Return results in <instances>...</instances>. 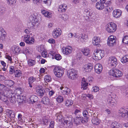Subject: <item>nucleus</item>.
Listing matches in <instances>:
<instances>
[{"label":"nucleus","mask_w":128,"mask_h":128,"mask_svg":"<svg viewBox=\"0 0 128 128\" xmlns=\"http://www.w3.org/2000/svg\"><path fill=\"white\" fill-rule=\"evenodd\" d=\"M72 47L68 46L62 48V52L64 54L68 55L72 52Z\"/></svg>","instance_id":"ddd939ff"},{"label":"nucleus","mask_w":128,"mask_h":128,"mask_svg":"<svg viewBox=\"0 0 128 128\" xmlns=\"http://www.w3.org/2000/svg\"><path fill=\"white\" fill-rule=\"evenodd\" d=\"M14 74L16 77H19L21 76L22 73L20 70H18L15 71Z\"/></svg>","instance_id":"37998d69"},{"label":"nucleus","mask_w":128,"mask_h":128,"mask_svg":"<svg viewBox=\"0 0 128 128\" xmlns=\"http://www.w3.org/2000/svg\"><path fill=\"white\" fill-rule=\"evenodd\" d=\"M47 52L45 50L42 52V56L44 58L46 57L47 56Z\"/></svg>","instance_id":"69168bd1"},{"label":"nucleus","mask_w":128,"mask_h":128,"mask_svg":"<svg viewBox=\"0 0 128 128\" xmlns=\"http://www.w3.org/2000/svg\"><path fill=\"white\" fill-rule=\"evenodd\" d=\"M101 42L100 38L98 37H94L92 39V44L94 46L98 45Z\"/></svg>","instance_id":"aec40b11"},{"label":"nucleus","mask_w":128,"mask_h":128,"mask_svg":"<svg viewBox=\"0 0 128 128\" xmlns=\"http://www.w3.org/2000/svg\"><path fill=\"white\" fill-rule=\"evenodd\" d=\"M54 58L57 60H60L62 58L60 54H57Z\"/></svg>","instance_id":"0e129e2a"},{"label":"nucleus","mask_w":128,"mask_h":128,"mask_svg":"<svg viewBox=\"0 0 128 128\" xmlns=\"http://www.w3.org/2000/svg\"><path fill=\"white\" fill-rule=\"evenodd\" d=\"M107 62L109 65L114 67H115L118 64L116 58L113 56L109 57L108 60Z\"/></svg>","instance_id":"9d476101"},{"label":"nucleus","mask_w":128,"mask_h":128,"mask_svg":"<svg viewBox=\"0 0 128 128\" xmlns=\"http://www.w3.org/2000/svg\"><path fill=\"white\" fill-rule=\"evenodd\" d=\"M102 66L100 64H96L94 66L95 71L97 73L100 74L102 71Z\"/></svg>","instance_id":"4be33fe9"},{"label":"nucleus","mask_w":128,"mask_h":128,"mask_svg":"<svg viewBox=\"0 0 128 128\" xmlns=\"http://www.w3.org/2000/svg\"><path fill=\"white\" fill-rule=\"evenodd\" d=\"M38 15L39 14L38 13L34 12L33 14V16H32V22L36 27H37L39 24V21L38 18Z\"/></svg>","instance_id":"f8f14e48"},{"label":"nucleus","mask_w":128,"mask_h":128,"mask_svg":"<svg viewBox=\"0 0 128 128\" xmlns=\"http://www.w3.org/2000/svg\"><path fill=\"white\" fill-rule=\"evenodd\" d=\"M26 97L24 96L20 95L18 96L17 101L19 103H22L24 102L26 100Z\"/></svg>","instance_id":"bb28decb"},{"label":"nucleus","mask_w":128,"mask_h":128,"mask_svg":"<svg viewBox=\"0 0 128 128\" xmlns=\"http://www.w3.org/2000/svg\"><path fill=\"white\" fill-rule=\"evenodd\" d=\"M78 73L76 70L74 69L68 70L67 72V76L68 78L71 80H76L78 76Z\"/></svg>","instance_id":"f03ea898"},{"label":"nucleus","mask_w":128,"mask_h":128,"mask_svg":"<svg viewBox=\"0 0 128 128\" xmlns=\"http://www.w3.org/2000/svg\"><path fill=\"white\" fill-rule=\"evenodd\" d=\"M16 93L18 94H19L22 93L24 91V89L20 88H18L16 89Z\"/></svg>","instance_id":"5fc2aeb1"},{"label":"nucleus","mask_w":128,"mask_h":128,"mask_svg":"<svg viewBox=\"0 0 128 128\" xmlns=\"http://www.w3.org/2000/svg\"><path fill=\"white\" fill-rule=\"evenodd\" d=\"M6 34L5 31L3 29H0V40H3V37L6 36Z\"/></svg>","instance_id":"f704fd0d"},{"label":"nucleus","mask_w":128,"mask_h":128,"mask_svg":"<svg viewBox=\"0 0 128 128\" xmlns=\"http://www.w3.org/2000/svg\"><path fill=\"white\" fill-rule=\"evenodd\" d=\"M56 101L58 103L62 102L64 101V98L63 96H58L56 98Z\"/></svg>","instance_id":"a19ab883"},{"label":"nucleus","mask_w":128,"mask_h":128,"mask_svg":"<svg viewBox=\"0 0 128 128\" xmlns=\"http://www.w3.org/2000/svg\"><path fill=\"white\" fill-rule=\"evenodd\" d=\"M49 53L50 54V55L52 56V58H54L55 56H56V54H57L54 50H52L50 51Z\"/></svg>","instance_id":"e2e57ef3"},{"label":"nucleus","mask_w":128,"mask_h":128,"mask_svg":"<svg viewBox=\"0 0 128 128\" xmlns=\"http://www.w3.org/2000/svg\"><path fill=\"white\" fill-rule=\"evenodd\" d=\"M108 104L110 106H114L116 105V102L115 100L112 98H110L108 100Z\"/></svg>","instance_id":"c85d7f7f"},{"label":"nucleus","mask_w":128,"mask_h":128,"mask_svg":"<svg viewBox=\"0 0 128 128\" xmlns=\"http://www.w3.org/2000/svg\"><path fill=\"white\" fill-rule=\"evenodd\" d=\"M104 52L100 50L96 49L94 50L93 58L95 60H100L104 56Z\"/></svg>","instance_id":"7ed1b4c3"},{"label":"nucleus","mask_w":128,"mask_h":128,"mask_svg":"<svg viewBox=\"0 0 128 128\" xmlns=\"http://www.w3.org/2000/svg\"><path fill=\"white\" fill-rule=\"evenodd\" d=\"M72 118L70 117L67 118L66 120H63V124L64 126L66 127H70L72 125V124L71 122Z\"/></svg>","instance_id":"4468645a"},{"label":"nucleus","mask_w":128,"mask_h":128,"mask_svg":"<svg viewBox=\"0 0 128 128\" xmlns=\"http://www.w3.org/2000/svg\"><path fill=\"white\" fill-rule=\"evenodd\" d=\"M122 42L125 44H128V36H125L122 39Z\"/></svg>","instance_id":"6e6d98bb"},{"label":"nucleus","mask_w":128,"mask_h":128,"mask_svg":"<svg viewBox=\"0 0 128 128\" xmlns=\"http://www.w3.org/2000/svg\"><path fill=\"white\" fill-rule=\"evenodd\" d=\"M112 14L114 18H119L122 16V12L119 9H115L113 11Z\"/></svg>","instance_id":"a211bd4d"},{"label":"nucleus","mask_w":128,"mask_h":128,"mask_svg":"<svg viewBox=\"0 0 128 128\" xmlns=\"http://www.w3.org/2000/svg\"><path fill=\"white\" fill-rule=\"evenodd\" d=\"M38 50L39 52H41L45 50L44 46L43 45H41L39 46L38 47Z\"/></svg>","instance_id":"09e8293b"},{"label":"nucleus","mask_w":128,"mask_h":128,"mask_svg":"<svg viewBox=\"0 0 128 128\" xmlns=\"http://www.w3.org/2000/svg\"><path fill=\"white\" fill-rule=\"evenodd\" d=\"M18 121L19 123L22 124L24 122V118L22 117L21 114H18Z\"/></svg>","instance_id":"72a5a7b5"},{"label":"nucleus","mask_w":128,"mask_h":128,"mask_svg":"<svg viewBox=\"0 0 128 128\" xmlns=\"http://www.w3.org/2000/svg\"><path fill=\"white\" fill-rule=\"evenodd\" d=\"M6 112L10 118H13L15 116L14 112L12 110H6Z\"/></svg>","instance_id":"c9c22d12"},{"label":"nucleus","mask_w":128,"mask_h":128,"mask_svg":"<svg viewBox=\"0 0 128 128\" xmlns=\"http://www.w3.org/2000/svg\"><path fill=\"white\" fill-rule=\"evenodd\" d=\"M59 17H60V16ZM60 17L64 21L67 20L68 19V16L66 14H62Z\"/></svg>","instance_id":"603ef678"},{"label":"nucleus","mask_w":128,"mask_h":128,"mask_svg":"<svg viewBox=\"0 0 128 128\" xmlns=\"http://www.w3.org/2000/svg\"><path fill=\"white\" fill-rule=\"evenodd\" d=\"M4 90L8 92L9 91H10L9 88H8L6 86L0 84V90Z\"/></svg>","instance_id":"ea45409f"},{"label":"nucleus","mask_w":128,"mask_h":128,"mask_svg":"<svg viewBox=\"0 0 128 128\" xmlns=\"http://www.w3.org/2000/svg\"><path fill=\"white\" fill-rule=\"evenodd\" d=\"M64 69L60 67L56 66L53 70V72L57 77L60 78L64 74Z\"/></svg>","instance_id":"20e7f679"},{"label":"nucleus","mask_w":128,"mask_h":128,"mask_svg":"<svg viewBox=\"0 0 128 128\" xmlns=\"http://www.w3.org/2000/svg\"><path fill=\"white\" fill-rule=\"evenodd\" d=\"M30 36L29 35L25 34L23 38L24 41L26 44L28 40V39L30 38Z\"/></svg>","instance_id":"49530a36"},{"label":"nucleus","mask_w":128,"mask_h":128,"mask_svg":"<svg viewBox=\"0 0 128 128\" xmlns=\"http://www.w3.org/2000/svg\"><path fill=\"white\" fill-rule=\"evenodd\" d=\"M106 29L108 32L112 33L116 31V25L114 23H109L106 25Z\"/></svg>","instance_id":"39448f33"},{"label":"nucleus","mask_w":128,"mask_h":128,"mask_svg":"<svg viewBox=\"0 0 128 128\" xmlns=\"http://www.w3.org/2000/svg\"><path fill=\"white\" fill-rule=\"evenodd\" d=\"M14 71V68L13 66H11L10 68V73L11 74H13Z\"/></svg>","instance_id":"680f3d73"},{"label":"nucleus","mask_w":128,"mask_h":128,"mask_svg":"<svg viewBox=\"0 0 128 128\" xmlns=\"http://www.w3.org/2000/svg\"><path fill=\"white\" fill-rule=\"evenodd\" d=\"M112 10V8L109 6L106 9V11L108 13H110Z\"/></svg>","instance_id":"774afa93"},{"label":"nucleus","mask_w":128,"mask_h":128,"mask_svg":"<svg viewBox=\"0 0 128 128\" xmlns=\"http://www.w3.org/2000/svg\"><path fill=\"white\" fill-rule=\"evenodd\" d=\"M81 51L85 56H88L90 55V51L88 48H84Z\"/></svg>","instance_id":"c756f323"},{"label":"nucleus","mask_w":128,"mask_h":128,"mask_svg":"<svg viewBox=\"0 0 128 128\" xmlns=\"http://www.w3.org/2000/svg\"><path fill=\"white\" fill-rule=\"evenodd\" d=\"M42 2L46 4L48 6H50L51 4L52 0H42Z\"/></svg>","instance_id":"de8ad7c7"},{"label":"nucleus","mask_w":128,"mask_h":128,"mask_svg":"<svg viewBox=\"0 0 128 128\" xmlns=\"http://www.w3.org/2000/svg\"><path fill=\"white\" fill-rule=\"evenodd\" d=\"M62 33L60 28H56L54 29L52 32V35L54 38L56 39L59 37Z\"/></svg>","instance_id":"1a4fd4ad"},{"label":"nucleus","mask_w":128,"mask_h":128,"mask_svg":"<svg viewBox=\"0 0 128 128\" xmlns=\"http://www.w3.org/2000/svg\"><path fill=\"white\" fill-rule=\"evenodd\" d=\"M51 78L50 76L48 75H46L45 76L44 80L46 82H49L51 80Z\"/></svg>","instance_id":"4d7b16f0"},{"label":"nucleus","mask_w":128,"mask_h":128,"mask_svg":"<svg viewBox=\"0 0 128 128\" xmlns=\"http://www.w3.org/2000/svg\"><path fill=\"white\" fill-rule=\"evenodd\" d=\"M121 61L123 64L128 62V54L124 56L121 60Z\"/></svg>","instance_id":"473e14b6"},{"label":"nucleus","mask_w":128,"mask_h":128,"mask_svg":"<svg viewBox=\"0 0 128 128\" xmlns=\"http://www.w3.org/2000/svg\"><path fill=\"white\" fill-rule=\"evenodd\" d=\"M105 4L102 0H100V1L96 3V6L97 9L99 10H102L104 8Z\"/></svg>","instance_id":"dca6fc26"},{"label":"nucleus","mask_w":128,"mask_h":128,"mask_svg":"<svg viewBox=\"0 0 128 128\" xmlns=\"http://www.w3.org/2000/svg\"><path fill=\"white\" fill-rule=\"evenodd\" d=\"M67 8V5L65 4H63L59 6L58 10L59 12L62 13L65 12Z\"/></svg>","instance_id":"6ab92c4d"},{"label":"nucleus","mask_w":128,"mask_h":128,"mask_svg":"<svg viewBox=\"0 0 128 128\" xmlns=\"http://www.w3.org/2000/svg\"><path fill=\"white\" fill-rule=\"evenodd\" d=\"M28 64L30 66H32L34 65L35 64V60L32 59H29L28 60Z\"/></svg>","instance_id":"3c124183"},{"label":"nucleus","mask_w":128,"mask_h":128,"mask_svg":"<svg viewBox=\"0 0 128 128\" xmlns=\"http://www.w3.org/2000/svg\"><path fill=\"white\" fill-rule=\"evenodd\" d=\"M36 92L38 95L39 96H43L44 94V89H42L40 90H36Z\"/></svg>","instance_id":"c03bdc74"},{"label":"nucleus","mask_w":128,"mask_h":128,"mask_svg":"<svg viewBox=\"0 0 128 128\" xmlns=\"http://www.w3.org/2000/svg\"><path fill=\"white\" fill-rule=\"evenodd\" d=\"M92 91L94 92H97L99 90V88L97 86H94L92 88Z\"/></svg>","instance_id":"338daca9"},{"label":"nucleus","mask_w":128,"mask_h":128,"mask_svg":"<svg viewBox=\"0 0 128 128\" xmlns=\"http://www.w3.org/2000/svg\"><path fill=\"white\" fill-rule=\"evenodd\" d=\"M93 68V66L91 63H88L84 64L82 68V70L84 72H90Z\"/></svg>","instance_id":"6e6552de"},{"label":"nucleus","mask_w":128,"mask_h":128,"mask_svg":"<svg viewBox=\"0 0 128 128\" xmlns=\"http://www.w3.org/2000/svg\"><path fill=\"white\" fill-rule=\"evenodd\" d=\"M6 58L8 60L10 64L14 62L12 60L11 57L10 56L8 55H6Z\"/></svg>","instance_id":"13d9d810"},{"label":"nucleus","mask_w":128,"mask_h":128,"mask_svg":"<svg viewBox=\"0 0 128 128\" xmlns=\"http://www.w3.org/2000/svg\"><path fill=\"white\" fill-rule=\"evenodd\" d=\"M108 74L110 76L116 78H120L123 75L122 72L117 69L110 70L109 71Z\"/></svg>","instance_id":"423d86ee"},{"label":"nucleus","mask_w":128,"mask_h":128,"mask_svg":"<svg viewBox=\"0 0 128 128\" xmlns=\"http://www.w3.org/2000/svg\"><path fill=\"white\" fill-rule=\"evenodd\" d=\"M36 80L35 78L33 77H30L29 79V83L32 84Z\"/></svg>","instance_id":"bf43d9fd"},{"label":"nucleus","mask_w":128,"mask_h":128,"mask_svg":"<svg viewBox=\"0 0 128 128\" xmlns=\"http://www.w3.org/2000/svg\"><path fill=\"white\" fill-rule=\"evenodd\" d=\"M16 0H7V3L9 5H13L16 2Z\"/></svg>","instance_id":"864d4df0"},{"label":"nucleus","mask_w":128,"mask_h":128,"mask_svg":"<svg viewBox=\"0 0 128 128\" xmlns=\"http://www.w3.org/2000/svg\"><path fill=\"white\" fill-rule=\"evenodd\" d=\"M7 96L8 100L12 103H14L16 102V97L15 94L12 92V90L9 91L7 93Z\"/></svg>","instance_id":"9b49d317"},{"label":"nucleus","mask_w":128,"mask_h":128,"mask_svg":"<svg viewBox=\"0 0 128 128\" xmlns=\"http://www.w3.org/2000/svg\"><path fill=\"white\" fill-rule=\"evenodd\" d=\"M31 52L32 51L31 48H28L27 47H26L23 50L22 53L25 54H27L31 53Z\"/></svg>","instance_id":"4c0bfd02"},{"label":"nucleus","mask_w":128,"mask_h":128,"mask_svg":"<svg viewBox=\"0 0 128 128\" xmlns=\"http://www.w3.org/2000/svg\"><path fill=\"white\" fill-rule=\"evenodd\" d=\"M92 122L94 126H96L100 124V120L97 117H94L92 119Z\"/></svg>","instance_id":"a878e982"},{"label":"nucleus","mask_w":128,"mask_h":128,"mask_svg":"<svg viewBox=\"0 0 128 128\" xmlns=\"http://www.w3.org/2000/svg\"><path fill=\"white\" fill-rule=\"evenodd\" d=\"M12 50L13 52L16 54L18 53H20V49L19 48L16 46H13Z\"/></svg>","instance_id":"2f4dec72"},{"label":"nucleus","mask_w":128,"mask_h":128,"mask_svg":"<svg viewBox=\"0 0 128 128\" xmlns=\"http://www.w3.org/2000/svg\"><path fill=\"white\" fill-rule=\"evenodd\" d=\"M60 89L62 93L63 94L68 95L71 92V90L70 89L66 87L61 86L60 87Z\"/></svg>","instance_id":"f3484780"},{"label":"nucleus","mask_w":128,"mask_h":128,"mask_svg":"<svg viewBox=\"0 0 128 128\" xmlns=\"http://www.w3.org/2000/svg\"><path fill=\"white\" fill-rule=\"evenodd\" d=\"M81 85L82 89L85 90L87 88L88 83L85 81V78H84L82 79V81Z\"/></svg>","instance_id":"cd10ccee"},{"label":"nucleus","mask_w":128,"mask_h":128,"mask_svg":"<svg viewBox=\"0 0 128 128\" xmlns=\"http://www.w3.org/2000/svg\"><path fill=\"white\" fill-rule=\"evenodd\" d=\"M56 116L57 117V119L58 120H59L60 122H63V120H64V119L62 118V116L61 114H59L58 113L56 114Z\"/></svg>","instance_id":"a18cd8bd"},{"label":"nucleus","mask_w":128,"mask_h":128,"mask_svg":"<svg viewBox=\"0 0 128 128\" xmlns=\"http://www.w3.org/2000/svg\"><path fill=\"white\" fill-rule=\"evenodd\" d=\"M73 102L71 100H67L65 102V105L68 106H71L73 104Z\"/></svg>","instance_id":"79ce46f5"},{"label":"nucleus","mask_w":128,"mask_h":128,"mask_svg":"<svg viewBox=\"0 0 128 128\" xmlns=\"http://www.w3.org/2000/svg\"><path fill=\"white\" fill-rule=\"evenodd\" d=\"M41 12L42 14L46 17L50 18L52 17V14L50 12L43 9L41 10Z\"/></svg>","instance_id":"393cba45"},{"label":"nucleus","mask_w":128,"mask_h":128,"mask_svg":"<svg viewBox=\"0 0 128 128\" xmlns=\"http://www.w3.org/2000/svg\"><path fill=\"white\" fill-rule=\"evenodd\" d=\"M77 34L76 33L73 34L72 33L70 32L68 34V36L69 38H72L73 36L75 38H77Z\"/></svg>","instance_id":"8fccbe9b"},{"label":"nucleus","mask_w":128,"mask_h":128,"mask_svg":"<svg viewBox=\"0 0 128 128\" xmlns=\"http://www.w3.org/2000/svg\"><path fill=\"white\" fill-rule=\"evenodd\" d=\"M4 84L5 86L7 87L8 88H9L11 90H12L10 88H12L13 85L14 84V82L12 80H6L4 82Z\"/></svg>","instance_id":"b1692460"},{"label":"nucleus","mask_w":128,"mask_h":128,"mask_svg":"<svg viewBox=\"0 0 128 128\" xmlns=\"http://www.w3.org/2000/svg\"><path fill=\"white\" fill-rule=\"evenodd\" d=\"M120 115L122 117H125L126 115L128 116V108H121L119 110Z\"/></svg>","instance_id":"2eb2a0df"},{"label":"nucleus","mask_w":128,"mask_h":128,"mask_svg":"<svg viewBox=\"0 0 128 128\" xmlns=\"http://www.w3.org/2000/svg\"><path fill=\"white\" fill-rule=\"evenodd\" d=\"M88 118H84L82 116L77 117L72 120L75 124L76 125H80L82 124L87 123L88 121Z\"/></svg>","instance_id":"f257e3e1"},{"label":"nucleus","mask_w":128,"mask_h":128,"mask_svg":"<svg viewBox=\"0 0 128 128\" xmlns=\"http://www.w3.org/2000/svg\"><path fill=\"white\" fill-rule=\"evenodd\" d=\"M89 39L88 34H81V36L79 39L80 41L84 43L86 42Z\"/></svg>","instance_id":"412c9836"},{"label":"nucleus","mask_w":128,"mask_h":128,"mask_svg":"<svg viewBox=\"0 0 128 128\" xmlns=\"http://www.w3.org/2000/svg\"><path fill=\"white\" fill-rule=\"evenodd\" d=\"M38 98L37 96L34 95H32L30 97V99L31 102L33 103L37 101Z\"/></svg>","instance_id":"58836bf2"},{"label":"nucleus","mask_w":128,"mask_h":128,"mask_svg":"<svg viewBox=\"0 0 128 128\" xmlns=\"http://www.w3.org/2000/svg\"><path fill=\"white\" fill-rule=\"evenodd\" d=\"M27 26L30 28L36 27L35 26H34V24H33L32 21V22H30L28 23Z\"/></svg>","instance_id":"052dcab7"},{"label":"nucleus","mask_w":128,"mask_h":128,"mask_svg":"<svg viewBox=\"0 0 128 128\" xmlns=\"http://www.w3.org/2000/svg\"><path fill=\"white\" fill-rule=\"evenodd\" d=\"M116 36L113 35H111L108 38L107 44L109 46L112 47L116 44Z\"/></svg>","instance_id":"0eeeda50"},{"label":"nucleus","mask_w":128,"mask_h":128,"mask_svg":"<svg viewBox=\"0 0 128 128\" xmlns=\"http://www.w3.org/2000/svg\"><path fill=\"white\" fill-rule=\"evenodd\" d=\"M0 99H1L6 104L9 103V102L7 95V96H6L3 92H0Z\"/></svg>","instance_id":"5701e85b"},{"label":"nucleus","mask_w":128,"mask_h":128,"mask_svg":"<svg viewBox=\"0 0 128 128\" xmlns=\"http://www.w3.org/2000/svg\"><path fill=\"white\" fill-rule=\"evenodd\" d=\"M42 102L44 104L47 105L50 103V100L48 97L44 96L42 99Z\"/></svg>","instance_id":"7c9ffc66"},{"label":"nucleus","mask_w":128,"mask_h":128,"mask_svg":"<svg viewBox=\"0 0 128 128\" xmlns=\"http://www.w3.org/2000/svg\"><path fill=\"white\" fill-rule=\"evenodd\" d=\"M28 40L26 44L29 45H32L34 44L35 43V40L33 37H30Z\"/></svg>","instance_id":"e433bc0d"}]
</instances>
